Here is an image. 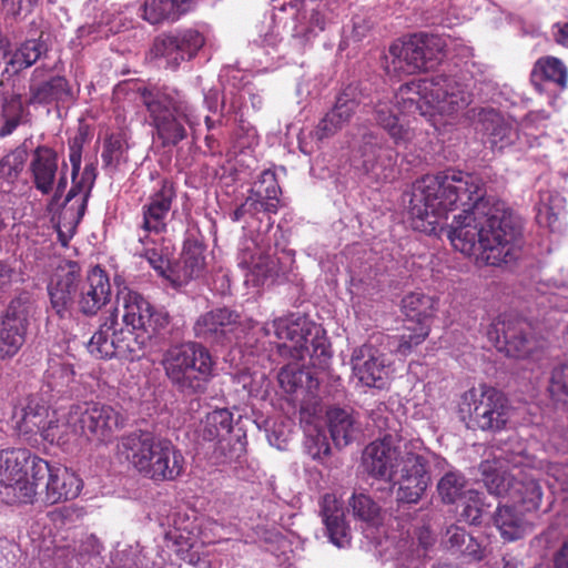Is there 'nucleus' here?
Instances as JSON below:
<instances>
[{
    "mask_svg": "<svg viewBox=\"0 0 568 568\" xmlns=\"http://www.w3.org/2000/svg\"><path fill=\"white\" fill-rule=\"evenodd\" d=\"M373 22L366 16L356 14L353 17V39L361 41L371 30Z\"/></svg>",
    "mask_w": 568,
    "mask_h": 568,
    "instance_id": "64",
    "label": "nucleus"
},
{
    "mask_svg": "<svg viewBox=\"0 0 568 568\" xmlns=\"http://www.w3.org/2000/svg\"><path fill=\"white\" fill-rule=\"evenodd\" d=\"M406 460L398 471L399 478L396 480L399 488L397 499L402 503L416 504L426 493L430 475L428 471V463L422 448L414 452H406Z\"/></svg>",
    "mask_w": 568,
    "mask_h": 568,
    "instance_id": "21",
    "label": "nucleus"
},
{
    "mask_svg": "<svg viewBox=\"0 0 568 568\" xmlns=\"http://www.w3.org/2000/svg\"><path fill=\"white\" fill-rule=\"evenodd\" d=\"M153 335L148 332L133 329L119 323L115 329V347L106 345L105 352L118 353V357L128 361L140 359L145 355Z\"/></svg>",
    "mask_w": 568,
    "mask_h": 568,
    "instance_id": "32",
    "label": "nucleus"
},
{
    "mask_svg": "<svg viewBox=\"0 0 568 568\" xmlns=\"http://www.w3.org/2000/svg\"><path fill=\"white\" fill-rule=\"evenodd\" d=\"M50 417L48 406L40 404L34 397H30L21 408L17 428L23 435H41Z\"/></svg>",
    "mask_w": 568,
    "mask_h": 568,
    "instance_id": "38",
    "label": "nucleus"
},
{
    "mask_svg": "<svg viewBox=\"0 0 568 568\" xmlns=\"http://www.w3.org/2000/svg\"><path fill=\"white\" fill-rule=\"evenodd\" d=\"M51 308L60 318L71 316L73 305L85 316H94L111 300V284L105 272L93 267L84 280L77 262L60 266L48 284Z\"/></svg>",
    "mask_w": 568,
    "mask_h": 568,
    "instance_id": "2",
    "label": "nucleus"
},
{
    "mask_svg": "<svg viewBox=\"0 0 568 568\" xmlns=\"http://www.w3.org/2000/svg\"><path fill=\"white\" fill-rule=\"evenodd\" d=\"M500 462L506 460L514 465V471L510 473L513 483L511 499L521 504L526 510H536L539 508L542 490L532 474L534 457L525 452L521 443H517V449H503L496 455Z\"/></svg>",
    "mask_w": 568,
    "mask_h": 568,
    "instance_id": "13",
    "label": "nucleus"
},
{
    "mask_svg": "<svg viewBox=\"0 0 568 568\" xmlns=\"http://www.w3.org/2000/svg\"><path fill=\"white\" fill-rule=\"evenodd\" d=\"M38 0H2L7 16L18 18L28 14Z\"/></svg>",
    "mask_w": 568,
    "mask_h": 568,
    "instance_id": "61",
    "label": "nucleus"
},
{
    "mask_svg": "<svg viewBox=\"0 0 568 568\" xmlns=\"http://www.w3.org/2000/svg\"><path fill=\"white\" fill-rule=\"evenodd\" d=\"M175 191L173 183L161 181L159 190L154 191L142 206L141 227L145 233L161 234L166 231Z\"/></svg>",
    "mask_w": 568,
    "mask_h": 568,
    "instance_id": "28",
    "label": "nucleus"
},
{
    "mask_svg": "<svg viewBox=\"0 0 568 568\" xmlns=\"http://www.w3.org/2000/svg\"><path fill=\"white\" fill-rule=\"evenodd\" d=\"M82 217L78 214V205L64 203L58 224V237L63 246L68 245Z\"/></svg>",
    "mask_w": 568,
    "mask_h": 568,
    "instance_id": "51",
    "label": "nucleus"
},
{
    "mask_svg": "<svg viewBox=\"0 0 568 568\" xmlns=\"http://www.w3.org/2000/svg\"><path fill=\"white\" fill-rule=\"evenodd\" d=\"M141 97L163 146H174L186 138L184 123L195 133L200 118L184 94L179 91L143 89Z\"/></svg>",
    "mask_w": 568,
    "mask_h": 568,
    "instance_id": "6",
    "label": "nucleus"
},
{
    "mask_svg": "<svg viewBox=\"0 0 568 568\" xmlns=\"http://www.w3.org/2000/svg\"><path fill=\"white\" fill-rule=\"evenodd\" d=\"M568 70L564 62L555 57L539 58L531 70L530 81L538 91H542L545 81L555 83L561 90L566 89Z\"/></svg>",
    "mask_w": 568,
    "mask_h": 568,
    "instance_id": "36",
    "label": "nucleus"
},
{
    "mask_svg": "<svg viewBox=\"0 0 568 568\" xmlns=\"http://www.w3.org/2000/svg\"><path fill=\"white\" fill-rule=\"evenodd\" d=\"M494 525L504 540L515 541L523 538L529 525L525 517L511 506H499L494 515Z\"/></svg>",
    "mask_w": 568,
    "mask_h": 568,
    "instance_id": "37",
    "label": "nucleus"
},
{
    "mask_svg": "<svg viewBox=\"0 0 568 568\" xmlns=\"http://www.w3.org/2000/svg\"><path fill=\"white\" fill-rule=\"evenodd\" d=\"M405 328L407 333L402 334L399 337H393L392 342L395 352L402 355L409 354L413 347L423 343L429 334L428 323H422L420 325L407 323Z\"/></svg>",
    "mask_w": 568,
    "mask_h": 568,
    "instance_id": "48",
    "label": "nucleus"
},
{
    "mask_svg": "<svg viewBox=\"0 0 568 568\" xmlns=\"http://www.w3.org/2000/svg\"><path fill=\"white\" fill-rule=\"evenodd\" d=\"M204 265L203 247L197 243H186L179 263L173 268V282H186L200 276Z\"/></svg>",
    "mask_w": 568,
    "mask_h": 568,
    "instance_id": "41",
    "label": "nucleus"
},
{
    "mask_svg": "<svg viewBox=\"0 0 568 568\" xmlns=\"http://www.w3.org/2000/svg\"><path fill=\"white\" fill-rule=\"evenodd\" d=\"M67 164L59 168V155L48 145L37 146L28 164V173L37 191L42 195L53 194V200L59 201L68 185Z\"/></svg>",
    "mask_w": 568,
    "mask_h": 568,
    "instance_id": "15",
    "label": "nucleus"
},
{
    "mask_svg": "<svg viewBox=\"0 0 568 568\" xmlns=\"http://www.w3.org/2000/svg\"><path fill=\"white\" fill-rule=\"evenodd\" d=\"M118 310L111 312L99 329L92 335L88 343V351L97 358H112L118 357V353L105 352L106 345L115 347V329H118Z\"/></svg>",
    "mask_w": 568,
    "mask_h": 568,
    "instance_id": "39",
    "label": "nucleus"
},
{
    "mask_svg": "<svg viewBox=\"0 0 568 568\" xmlns=\"http://www.w3.org/2000/svg\"><path fill=\"white\" fill-rule=\"evenodd\" d=\"M365 100L366 94L359 84L352 83L345 87L337 95L332 110L317 124L315 130L317 139L323 140L338 132L351 121L361 104L367 105Z\"/></svg>",
    "mask_w": 568,
    "mask_h": 568,
    "instance_id": "22",
    "label": "nucleus"
},
{
    "mask_svg": "<svg viewBox=\"0 0 568 568\" xmlns=\"http://www.w3.org/2000/svg\"><path fill=\"white\" fill-rule=\"evenodd\" d=\"M434 301L430 296L423 293H409L402 301L403 311L407 317V323L420 325L428 323L433 314Z\"/></svg>",
    "mask_w": 568,
    "mask_h": 568,
    "instance_id": "44",
    "label": "nucleus"
},
{
    "mask_svg": "<svg viewBox=\"0 0 568 568\" xmlns=\"http://www.w3.org/2000/svg\"><path fill=\"white\" fill-rule=\"evenodd\" d=\"M118 452L139 474L154 481L174 480L184 469V457L172 442L148 430L122 436Z\"/></svg>",
    "mask_w": 568,
    "mask_h": 568,
    "instance_id": "3",
    "label": "nucleus"
},
{
    "mask_svg": "<svg viewBox=\"0 0 568 568\" xmlns=\"http://www.w3.org/2000/svg\"><path fill=\"white\" fill-rule=\"evenodd\" d=\"M73 376L71 365L63 363L60 358H52L49 361V366L45 371V379L51 388L63 387Z\"/></svg>",
    "mask_w": 568,
    "mask_h": 568,
    "instance_id": "52",
    "label": "nucleus"
},
{
    "mask_svg": "<svg viewBox=\"0 0 568 568\" xmlns=\"http://www.w3.org/2000/svg\"><path fill=\"white\" fill-rule=\"evenodd\" d=\"M354 376L368 387L383 388L388 369L385 355L374 345L364 344L354 349L351 358Z\"/></svg>",
    "mask_w": 568,
    "mask_h": 568,
    "instance_id": "25",
    "label": "nucleus"
},
{
    "mask_svg": "<svg viewBox=\"0 0 568 568\" xmlns=\"http://www.w3.org/2000/svg\"><path fill=\"white\" fill-rule=\"evenodd\" d=\"M27 159L28 151L24 144L11 150L0 159V178L10 184L14 183L23 171Z\"/></svg>",
    "mask_w": 568,
    "mask_h": 568,
    "instance_id": "47",
    "label": "nucleus"
},
{
    "mask_svg": "<svg viewBox=\"0 0 568 568\" xmlns=\"http://www.w3.org/2000/svg\"><path fill=\"white\" fill-rule=\"evenodd\" d=\"M487 337L499 352L511 357H526L536 345L530 324L513 314L497 317L489 325Z\"/></svg>",
    "mask_w": 568,
    "mask_h": 568,
    "instance_id": "17",
    "label": "nucleus"
},
{
    "mask_svg": "<svg viewBox=\"0 0 568 568\" xmlns=\"http://www.w3.org/2000/svg\"><path fill=\"white\" fill-rule=\"evenodd\" d=\"M232 428L233 415L226 408L209 413L201 422L199 435L203 440L214 443V452L217 454L216 458L221 463L231 460L234 457L233 449L231 448Z\"/></svg>",
    "mask_w": 568,
    "mask_h": 568,
    "instance_id": "27",
    "label": "nucleus"
},
{
    "mask_svg": "<svg viewBox=\"0 0 568 568\" xmlns=\"http://www.w3.org/2000/svg\"><path fill=\"white\" fill-rule=\"evenodd\" d=\"M291 34L300 44H305L316 36L315 27L308 26L305 12L297 13L294 18Z\"/></svg>",
    "mask_w": 568,
    "mask_h": 568,
    "instance_id": "59",
    "label": "nucleus"
},
{
    "mask_svg": "<svg viewBox=\"0 0 568 568\" xmlns=\"http://www.w3.org/2000/svg\"><path fill=\"white\" fill-rule=\"evenodd\" d=\"M467 479L459 470H448L445 473L437 484V491L445 504H454L464 499L468 491Z\"/></svg>",
    "mask_w": 568,
    "mask_h": 568,
    "instance_id": "43",
    "label": "nucleus"
},
{
    "mask_svg": "<svg viewBox=\"0 0 568 568\" xmlns=\"http://www.w3.org/2000/svg\"><path fill=\"white\" fill-rule=\"evenodd\" d=\"M397 161V153L383 136L374 132L362 135L354 155V165L372 181L388 180Z\"/></svg>",
    "mask_w": 568,
    "mask_h": 568,
    "instance_id": "18",
    "label": "nucleus"
},
{
    "mask_svg": "<svg viewBox=\"0 0 568 568\" xmlns=\"http://www.w3.org/2000/svg\"><path fill=\"white\" fill-rule=\"evenodd\" d=\"M406 94L418 95L435 111L449 116L463 112L473 101V94L465 83L458 81L456 77L445 74L423 78L402 85L400 99L412 104L415 103V99L406 98Z\"/></svg>",
    "mask_w": 568,
    "mask_h": 568,
    "instance_id": "8",
    "label": "nucleus"
},
{
    "mask_svg": "<svg viewBox=\"0 0 568 568\" xmlns=\"http://www.w3.org/2000/svg\"><path fill=\"white\" fill-rule=\"evenodd\" d=\"M71 435L80 436V434H75L72 427L69 426V413L62 420L55 418V414L52 413L41 437L51 444H61L68 442Z\"/></svg>",
    "mask_w": 568,
    "mask_h": 568,
    "instance_id": "50",
    "label": "nucleus"
},
{
    "mask_svg": "<svg viewBox=\"0 0 568 568\" xmlns=\"http://www.w3.org/2000/svg\"><path fill=\"white\" fill-rule=\"evenodd\" d=\"M190 0H146L143 18L151 24L175 21L189 10Z\"/></svg>",
    "mask_w": 568,
    "mask_h": 568,
    "instance_id": "42",
    "label": "nucleus"
},
{
    "mask_svg": "<svg viewBox=\"0 0 568 568\" xmlns=\"http://www.w3.org/2000/svg\"><path fill=\"white\" fill-rule=\"evenodd\" d=\"M422 448L420 440H403L392 435L371 443L364 450L363 465L367 474L376 479L395 483V477L405 464L406 452Z\"/></svg>",
    "mask_w": 568,
    "mask_h": 568,
    "instance_id": "12",
    "label": "nucleus"
},
{
    "mask_svg": "<svg viewBox=\"0 0 568 568\" xmlns=\"http://www.w3.org/2000/svg\"><path fill=\"white\" fill-rule=\"evenodd\" d=\"M36 456L27 448H9L0 450V488L22 476L27 465Z\"/></svg>",
    "mask_w": 568,
    "mask_h": 568,
    "instance_id": "40",
    "label": "nucleus"
},
{
    "mask_svg": "<svg viewBox=\"0 0 568 568\" xmlns=\"http://www.w3.org/2000/svg\"><path fill=\"white\" fill-rule=\"evenodd\" d=\"M204 37L196 30L186 29L162 34L154 42V52L166 59L173 69L181 61L192 59L204 45Z\"/></svg>",
    "mask_w": 568,
    "mask_h": 568,
    "instance_id": "24",
    "label": "nucleus"
},
{
    "mask_svg": "<svg viewBox=\"0 0 568 568\" xmlns=\"http://www.w3.org/2000/svg\"><path fill=\"white\" fill-rule=\"evenodd\" d=\"M49 45L44 32L40 31L38 37H31L21 42L11 53L6 62L2 77L17 74L20 71L32 67L36 62L47 55Z\"/></svg>",
    "mask_w": 568,
    "mask_h": 568,
    "instance_id": "31",
    "label": "nucleus"
},
{
    "mask_svg": "<svg viewBox=\"0 0 568 568\" xmlns=\"http://www.w3.org/2000/svg\"><path fill=\"white\" fill-rule=\"evenodd\" d=\"M102 548V544L95 536H85L77 548V561L83 568H101L103 564Z\"/></svg>",
    "mask_w": 568,
    "mask_h": 568,
    "instance_id": "49",
    "label": "nucleus"
},
{
    "mask_svg": "<svg viewBox=\"0 0 568 568\" xmlns=\"http://www.w3.org/2000/svg\"><path fill=\"white\" fill-rule=\"evenodd\" d=\"M240 315L229 308H216L201 315L193 329L197 338L211 343H224L236 337Z\"/></svg>",
    "mask_w": 568,
    "mask_h": 568,
    "instance_id": "26",
    "label": "nucleus"
},
{
    "mask_svg": "<svg viewBox=\"0 0 568 568\" xmlns=\"http://www.w3.org/2000/svg\"><path fill=\"white\" fill-rule=\"evenodd\" d=\"M277 378L282 388L287 393H292L301 383V373L294 366L285 365L278 372Z\"/></svg>",
    "mask_w": 568,
    "mask_h": 568,
    "instance_id": "60",
    "label": "nucleus"
},
{
    "mask_svg": "<svg viewBox=\"0 0 568 568\" xmlns=\"http://www.w3.org/2000/svg\"><path fill=\"white\" fill-rule=\"evenodd\" d=\"M327 426L337 447H345L357 438L359 425L353 413L341 407H331L326 412Z\"/></svg>",
    "mask_w": 568,
    "mask_h": 568,
    "instance_id": "34",
    "label": "nucleus"
},
{
    "mask_svg": "<svg viewBox=\"0 0 568 568\" xmlns=\"http://www.w3.org/2000/svg\"><path fill=\"white\" fill-rule=\"evenodd\" d=\"M304 447L306 453L313 459H323L331 453V447L327 437L325 433L318 428L308 430L304 442Z\"/></svg>",
    "mask_w": 568,
    "mask_h": 568,
    "instance_id": "55",
    "label": "nucleus"
},
{
    "mask_svg": "<svg viewBox=\"0 0 568 568\" xmlns=\"http://www.w3.org/2000/svg\"><path fill=\"white\" fill-rule=\"evenodd\" d=\"M321 514L332 544L345 548L351 542L349 529L344 520V511L336 497L326 494L322 499Z\"/></svg>",
    "mask_w": 568,
    "mask_h": 568,
    "instance_id": "33",
    "label": "nucleus"
},
{
    "mask_svg": "<svg viewBox=\"0 0 568 568\" xmlns=\"http://www.w3.org/2000/svg\"><path fill=\"white\" fill-rule=\"evenodd\" d=\"M36 483L27 478V470H24L22 476H17L11 483L1 487L0 495L7 503L29 504L36 497Z\"/></svg>",
    "mask_w": 568,
    "mask_h": 568,
    "instance_id": "45",
    "label": "nucleus"
},
{
    "mask_svg": "<svg viewBox=\"0 0 568 568\" xmlns=\"http://www.w3.org/2000/svg\"><path fill=\"white\" fill-rule=\"evenodd\" d=\"M33 302L27 294L14 297L0 316V359L16 356L26 342Z\"/></svg>",
    "mask_w": 568,
    "mask_h": 568,
    "instance_id": "14",
    "label": "nucleus"
},
{
    "mask_svg": "<svg viewBox=\"0 0 568 568\" xmlns=\"http://www.w3.org/2000/svg\"><path fill=\"white\" fill-rule=\"evenodd\" d=\"M485 129L491 149L503 151L517 142L523 144L518 125L513 120H506L497 113H489L485 118Z\"/></svg>",
    "mask_w": 568,
    "mask_h": 568,
    "instance_id": "35",
    "label": "nucleus"
},
{
    "mask_svg": "<svg viewBox=\"0 0 568 568\" xmlns=\"http://www.w3.org/2000/svg\"><path fill=\"white\" fill-rule=\"evenodd\" d=\"M517 443H506L501 447L493 450V459H486L480 463L479 470L483 475V481L491 495L508 496L511 498L513 483L510 473L514 471V465L496 458V455L503 449H517Z\"/></svg>",
    "mask_w": 568,
    "mask_h": 568,
    "instance_id": "29",
    "label": "nucleus"
},
{
    "mask_svg": "<svg viewBox=\"0 0 568 568\" xmlns=\"http://www.w3.org/2000/svg\"><path fill=\"white\" fill-rule=\"evenodd\" d=\"M548 390L554 399L568 403V364H562L552 369Z\"/></svg>",
    "mask_w": 568,
    "mask_h": 568,
    "instance_id": "53",
    "label": "nucleus"
},
{
    "mask_svg": "<svg viewBox=\"0 0 568 568\" xmlns=\"http://www.w3.org/2000/svg\"><path fill=\"white\" fill-rule=\"evenodd\" d=\"M459 412L464 417L468 416V427L490 433L505 429L511 418V407L505 395L486 385L465 392Z\"/></svg>",
    "mask_w": 568,
    "mask_h": 568,
    "instance_id": "10",
    "label": "nucleus"
},
{
    "mask_svg": "<svg viewBox=\"0 0 568 568\" xmlns=\"http://www.w3.org/2000/svg\"><path fill=\"white\" fill-rule=\"evenodd\" d=\"M369 103L374 123L387 132L395 145L407 148L417 139V128L399 120L397 94L393 92L378 93Z\"/></svg>",
    "mask_w": 568,
    "mask_h": 568,
    "instance_id": "19",
    "label": "nucleus"
},
{
    "mask_svg": "<svg viewBox=\"0 0 568 568\" xmlns=\"http://www.w3.org/2000/svg\"><path fill=\"white\" fill-rule=\"evenodd\" d=\"M124 425V416L110 405L82 403L69 410V426L88 440L109 443Z\"/></svg>",
    "mask_w": 568,
    "mask_h": 568,
    "instance_id": "11",
    "label": "nucleus"
},
{
    "mask_svg": "<svg viewBox=\"0 0 568 568\" xmlns=\"http://www.w3.org/2000/svg\"><path fill=\"white\" fill-rule=\"evenodd\" d=\"M353 515L363 521H374L379 513L376 503L365 494H354L349 500Z\"/></svg>",
    "mask_w": 568,
    "mask_h": 568,
    "instance_id": "54",
    "label": "nucleus"
},
{
    "mask_svg": "<svg viewBox=\"0 0 568 568\" xmlns=\"http://www.w3.org/2000/svg\"><path fill=\"white\" fill-rule=\"evenodd\" d=\"M123 153L122 141L119 138L111 136L105 140L103 151L101 154V159L104 168H109L111 170L116 169L120 159Z\"/></svg>",
    "mask_w": 568,
    "mask_h": 568,
    "instance_id": "58",
    "label": "nucleus"
},
{
    "mask_svg": "<svg viewBox=\"0 0 568 568\" xmlns=\"http://www.w3.org/2000/svg\"><path fill=\"white\" fill-rule=\"evenodd\" d=\"M277 206L274 202H265L261 187L250 191L248 196L240 206H237L231 214L233 222L241 221L245 215L252 217L256 216L260 212L276 213Z\"/></svg>",
    "mask_w": 568,
    "mask_h": 568,
    "instance_id": "46",
    "label": "nucleus"
},
{
    "mask_svg": "<svg viewBox=\"0 0 568 568\" xmlns=\"http://www.w3.org/2000/svg\"><path fill=\"white\" fill-rule=\"evenodd\" d=\"M162 366L171 385L184 396H200L214 376V361L200 343L186 342L169 347Z\"/></svg>",
    "mask_w": 568,
    "mask_h": 568,
    "instance_id": "5",
    "label": "nucleus"
},
{
    "mask_svg": "<svg viewBox=\"0 0 568 568\" xmlns=\"http://www.w3.org/2000/svg\"><path fill=\"white\" fill-rule=\"evenodd\" d=\"M465 500V507L462 511V516L466 521L477 525L480 524V518L483 514V503L480 493L477 490H470L467 493Z\"/></svg>",
    "mask_w": 568,
    "mask_h": 568,
    "instance_id": "57",
    "label": "nucleus"
},
{
    "mask_svg": "<svg viewBox=\"0 0 568 568\" xmlns=\"http://www.w3.org/2000/svg\"><path fill=\"white\" fill-rule=\"evenodd\" d=\"M447 236L455 250L475 255L487 265L500 266L519 256L523 223L505 202L486 196L476 174L448 170L417 180L409 195L408 213L414 227L434 232L440 220L457 207Z\"/></svg>",
    "mask_w": 568,
    "mask_h": 568,
    "instance_id": "1",
    "label": "nucleus"
},
{
    "mask_svg": "<svg viewBox=\"0 0 568 568\" xmlns=\"http://www.w3.org/2000/svg\"><path fill=\"white\" fill-rule=\"evenodd\" d=\"M31 470L34 480L48 476L44 498L51 505L74 499L81 491V479L67 467L52 466L47 460L34 457Z\"/></svg>",
    "mask_w": 568,
    "mask_h": 568,
    "instance_id": "20",
    "label": "nucleus"
},
{
    "mask_svg": "<svg viewBox=\"0 0 568 568\" xmlns=\"http://www.w3.org/2000/svg\"><path fill=\"white\" fill-rule=\"evenodd\" d=\"M445 48L444 40L434 34L418 33L394 42L384 55L387 74L400 77L433 68Z\"/></svg>",
    "mask_w": 568,
    "mask_h": 568,
    "instance_id": "9",
    "label": "nucleus"
},
{
    "mask_svg": "<svg viewBox=\"0 0 568 568\" xmlns=\"http://www.w3.org/2000/svg\"><path fill=\"white\" fill-rule=\"evenodd\" d=\"M264 183H267V185L264 189V191H262L263 200L265 202H274L277 204L278 203L277 197H278V194L281 193V189H280L274 175L264 173L262 184H264Z\"/></svg>",
    "mask_w": 568,
    "mask_h": 568,
    "instance_id": "63",
    "label": "nucleus"
},
{
    "mask_svg": "<svg viewBox=\"0 0 568 568\" xmlns=\"http://www.w3.org/2000/svg\"><path fill=\"white\" fill-rule=\"evenodd\" d=\"M351 285L352 293L362 296H372L377 290V285L372 277L367 280L363 277H352Z\"/></svg>",
    "mask_w": 568,
    "mask_h": 568,
    "instance_id": "62",
    "label": "nucleus"
},
{
    "mask_svg": "<svg viewBox=\"0 0 568 568\" xmlns=\"http://www.w3.org/2000/svg\"><path fill=\"white\" fill-rule=\"evenodd\" d=\"M116 302L123 308V324L133 329L148 332L154 336L170 323L166 311L155 308L142 294L126 286L118 290Z\"/></svg>",
    "mask_w": 568,
    "mask_h": 568,
    "instance_id": "16",
    "label": "nucleus"
},
{
    "mask_svg": "<svg viewBox=\"0 0 568 568\" xmlns=\"http://www.w3.org/2000/svg\"><path fill=\"white\" fill-rule=\"evenodd\" d=\"M43 73L44 69L42 67L33 70L27 103L22 101L20 93H3L1 95L0 139L11 135L20 125L30 122L31 113L28 105L55 104L58 106L75 100V94L64 77L54 75L49 80L39 81Z\"/></svg>",
    "mask_w": 568,
    "mask_h": 568,
    "instance_id": "4",
    "label": "nucleus"
},
{
    "mask_svg": "<svg viewBox=\"0 0 568 568\" xmlns=\"http://www.w3.org/2000/svg\"><path fill=\"white\" fill-rule=\"evenodd\" d=\"M143 256L150 266L162 277L173 281L174 267L171 266L170 261L164 257L156 248H145Z\"/></svg>",
    "mask_w": 568,
    "mask_h": 568,
    "instance_id": "56",
    "label": "nucleus"
},
{
    "mask_svg": "<svg viewBox=\"0 0 568 568\" xmlns=\"http://www.w3.org/2000/svg\"><path fill=\"white\" fill-rule=\"evenodd\" d=\"M264 335L274 334L277 338V352L281 356L293 359L310 357H328L329 352L320 326L304 316L277 318L266 323Z\"/></svg>",
    "mask_w": 568,
    "mask_h": 568,
    "instance_id": "7",
    "label": "nucleus"
},
{
    "mask_svg": "<svg viewBox=\"0 0 568 568\" xmlns=\"http://www.w3.org/2000/svg\"><path fill=\"white\" fill-rule=\"evenodd\" d=\"M82 141L81 139H73L69 143V161L71 164L72 186L65 195V204L78 205L79 216H84L88 205V200L91 195L95 178L97 168L93 163L87 164L80 174L81 158H82Z\"/></svg>",
    "mask_w": 568,
    "mask_h": 568,
    "instance_id": "23",
    "label": "nucleus"
},
{
    "mask_svg": "<svg viewBox=\"0 0 568 568\" xmlns=\"http://www.w3.org/2000/svg\"><path fill=\"white\" fill-rule=\"evenodd\" d=\"M237 265L245 272V282L261 285L275 268V260L254 243L245 245L239 256Z\"/></svg>",
    "mask_w": 568,
    "mask_h": 568,
    "instance_id": "30",
    "label": "nucleus"
}]
</instances>
